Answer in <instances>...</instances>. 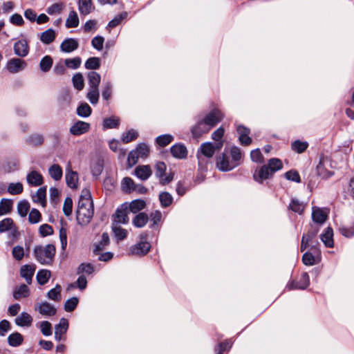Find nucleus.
<instances>
[{"instance_id":"nucleus-9","label":"nucleus","mask_w":354,"mask_h":354,"mask_svg":"<svg viewBox=\"0 0 354 354\" xmlns=\"http://www.w3.org/2000/svg\"><path fill=\"white\" fill-rule=\"evenodd\" d=\"M35 310L44 317H52L57 313V309L54 305L47 301L36 304Z\"/></svg>"},{"instance_id":"nucleus-55","label":"nucleus","mask_w":354,"mask_h":354,"mask_svg":"<svg viewBox=\"0 0 354 354\" xmlns=\"http://www.w3.org/2000/svg\"><path fill=\"white\" fill-rule=\"evenodd\" d=\"M65 65L67 68L71 69H77L82 63V59L80 57H75L73 58H68L64 60Z\"/></svg>"},{"instance_id":"nucleus-15","label":"nucleus","mask_w":354,"mask_h":354,"mask_svg":"<svg viewBox=\"0 0 354 354\" xmlns=\"http://www.w3.org/2000/svg\"><path fill=\"white\" fill-rule=\"evenodd\" d=\"M215 153V147L213 143L210 142L203 143L197 152V158L199 163L201 162V154L210 158Z\"/></svg>"},{"instance_id":"nucleus-11","label":"nucleus","mask_w":354,"mask_h":354,"mask_svg":"<svg viewBox=\"0 0 354 354\" xmlns=\"http://www.w3.org/2000/svg\"><path fill=\"white\" fill-rule=\"evenodd\" d=\"M328 211L327 209L313 207L312 219L315 223L322 225L328 218Z\"/></svg>"},{"instance_id":"nucleus-42","label":"nucleus","mask_w":354,"mask_h":354,"mask_svg":"<svg viewBox=\"0 0 354 354\" xmlns=\"http://www.w3.org/2000/svg\"><path fill=\"white\" fill-rule=\"evenodd\" d=\"M288 207L292 212L301 214L304 212L305 204L296 198H292Z\"/></svg>"},{"instance_id":"nucleus-22","label":"nucleus","mask_w":354,"mask_h":354,"mask_svg":"<svg viewBox=\"0 0 354 354\" xmlns=\"http://www.w3.org/2000/svg\"><path fill=\"white\" fill-rule=\"evenodd\" d=\"M35 266L33 265H24L20 269L21 277H23L28 284L32 283V279L35 274Z\"/></svg>"},{"instance_id":"nucleus-58","label":"nucleus","mask_w":354,"mask_h":354,"mask_svg":"<svg viewBox=\"0 0 354 354\" xmlns=\"http://www.w3.org/2000/svg\"><path fill=\"white\" fill-rule=\"evenodd\" d=\"M230 155L232 157V161L234 162L236 167H237L240 164L239 161L242 157L240 149L235 146L232 147L230 149Z\"/></svg>"},{"instance_id":"nucleus-19","label":"nucleus","mask_w":354,"mask_h":354,"mask_svg":"<svg viewBox=\"0 0 354 354\" xmlns=\"http://www.w3.org/2000/svg\"><path fill=\"white\" fill-rule=\"evenodd\" d=\"M26 180L30 185L34 187L40 186L44 183L42 175L35 170H32L27 174Z\"/></svg>"},{"instance_id":"nucleus-56","label":"nucleus","mask_w":354,"mask_h":354,"mask_svg":"<svg viewBox=\"0 0 354 354\" xmlns=\"http://www.w3.org/2000/svg\"><path fill=\"white\" fill-rule=\"evenodd\" d=\"M138 136V132L134 129H130L127 132L123 133L121 139L124 143H129L137 138Z\"/></svg>"},{"instance_id":"nucleus-34","label":"nucleus","mask_w":354,"mask_h":354,"mask_svg":"<svg viewBox=\"0 0 354 354\" xmlns=\"http://www.w3.org/2000/svg\"><path fill=\"white\" fill-rule=\"evenodd\" d=\"M146 203L143 200L136 199L128 204V210L133 214H136L143 209Z\"/></svg>"},{"instance_id":"nucleus-43","label":"nucleus","mask_w":354,"mask_h":354,"mask_svg":"<svg viewBox=\"0 0 354 354\" xmlns=\"http://www.w3.org/2000/svg\"><path fill=\"white\" fill-rule=\"evenodd\" d=\"M120 124V119L117 117L112 116L104 119L103 120V129L118 128Z\"/></svg>"},{"instance_id":"nucleus-20","label":"nucleus","mask_w":354,"mask_h":354,"mask_svg":"<svg viewBox=\"0 0 354 354\" xmlns=\"http://www.w3.org/2000/svg\"><path fill=\"white\" fill-rule=\"evenodd\" d=\"M66 184L71 188H76L77 187L78 175L77 173L71 170L70 162L68 164L66 173Z\"/></svg>"},{"instance_id":"nucleus-63","label":"nucleus","mask_w":354,"mask_h":354,"mask_svg":"<svg viewBox=\"0 0 354 354\" xmlns=\"http://www.w3.org/2000/svg\"><path fill=\"white\" fill-rule=\"evenodd\" d=\"M12 257L16 261H21L24 258L25 255L24 249L22 246L20 245H16L15 246L12 250Z\"/></svg>"},{"instance_id":"nucleus-17","label":"nucleus","mask_w":354,"mask_h":354,"mask_svg":"<svg viewBox=\"0 0 354 354\" xmlns=\"http://www.w3.org/2000/svg\"><path fill=\"white\" fill-rule=\"evenodd\" d=\"M236 131L241 145L248 146L252 142V138L249 136L250 130L248 128L239 124L236 127Z\"/></svg>"},{"instance_id":"nucleus-4","label":"nucleus","mask_w":354,"mask_h":354,"mask_svg":"<svg viewBox=\"0 0 354 354\" xmlns=\"http://www.w3.org/2000/svg\"><path fill=\"white\" fill-rule=\"evenodd\" d=\"M128 204H122L120 207L116 209L115 213L113 215L112 223H117L118 225L128 223Z\"/></svg>"},{"instance_id":"nucleus-26","label":"nucleus","mask_w":354,"mask_h":354,"mask_svg":"<svg viewBox=\"0 0 354 354\" xmlns=\"http://www.w3.org/2000/svg\"><path fill=\"white\" fill-rule=\"evenodd\" d=\"M109 236L106 232L102 234L101 240L94 245L93 253L99 254L109 244Z\"/></svg>"},{"instance_id":"nucleus-44","label":"nucleus","mask_w":354,"mask_h":354,"mask_svg":"<svg viewBox=\"0 0 354 354\" xmlns=\"http://www.w3.org/2000/svg\"><path fill=\"white\" fill-rule=\"evenodd\" d=\"M12 207V201L7 198H2L0 201V216L8 214L10 212Z\"/></svg>"},{"instance_id":"nucleus-53","label":"nucleus","mask_w":354,"mask_h":354,"mask_svg":"<svg viewBox=\"0 0 354 354\" xmlns=\"http://www.w3.org/2000/svg\"><path fill=\"white\" fill-rule=\"evenodd\" d=\"M267 166L274 174V173L282 169L283 164L280 159L273 158L269 160Z\"/></svg>"},{"instance_id":"nucleus-21","label":"nucleus","mask_w":354,"mask_h":354,"mask_svg":"<svg viewBox=\"0 0 354 354\" xmlns=\"http://www.w3.org/2000/svg\"><path fill=\"white\" fill-rule=\"evenodd\" d=\"M79 43L77 39L68 38L62 42L60 49L64 53H70L77 49Z\"/></svg>"},{"instance_id":"nucleus-2","label":"nucleus","mask_w":354,"mask_h":354,"mask_svg":"<svg viewBox=\"0 0 354 354\" xmlns=\"http://www.w3.org/2000/svg\"><path fill=\"white\" fill-rule=\"evenodd\" d=\"M149 148L145 143H140L136 148L131 151L128 155L127 160L130 165H135L140 158H145L148 156Z\"/></svg>"},{"instance_id":"nucleus-36","label":"nucleus","mask_w":354,"mask_h":354,"mask_svg":"<svg viewBox=\"0 0 354 354\" xmlns=\"http://www.w3.org/2000/svg\"><path fill=\"white\" fill-rule=\"evenodd\" d=\"M29 294V288L25 284H21L14 290L13 297L15 299H19L22 297L25 298L28 297Z\"/></svg>"},{"instance_id":"nucleus-23","label":"nucleus","mask_w":354,"mask_h":354,"mask_svg":"<svg viewBox=\"0 0 354 354\" xmlns=\"http://www.w3.org/2000/svg\"><path fill=\"white\" fill-rule=\"evenodd\" d=\"M135 175L142 180H147L152 174V171L149 165H141L136 167Z\"/></svg>"},{"instance_id":"nucleus-52","label":"nucleus","mask_w":354,"mask_h":354,"mask_svg":"<svg viewBox=\"0 0 354 354\" xmlns=\"http://www.w3.org/2000/svg\"><path fill=\"white\" fill-rule=\"evenodd\" d=\"M159 200L162 207H167L172 203L173 197L169 192H163L159 194Z\"/></svg>"},{"instance_id":"nucleus-59","label":"nucleus","mask_w":354,"mask_h":354,"mask_svg":"<svg viewBox=\"0 0 354 354\" xmlns=\"http://www.w3.org/2000/svg\"><path fill=\"white\" fill-rule=\"evenodd\" d=\"M30 205L27 201H21L19 202L17 205V212L18 214L21 217L26 216L29 210Z\"/></svg>"},{"instance_id":"nucleus-12","label":"nucleus","mask_w":354,"mask_h":354,"mask_svg":"<svg viewBox=\"0 0 354 354\" xmlns=\"http://www.w3.org/2000/svg\"><path fill=\"white\" fill-rule=\"evenodd\" d=\"M90 128L91 125L89 123L78 120L70 127L69 131L72 135L78 136L87 133Z\"/></svg>"},{"instance_id":"nucleus-6","label":"nucleus","mask_w":354,"mask_h":354,"mask_svg":"<svg viewBox=\"0 0 354 354\" xmlns=\"http://www.w3.org/2000/svg\"><path fill=\"white\" fill-rule=\"evenodd\" d=\"M144 239H145V237L142 238V236H141V241L139 243L130 247V254L136 256H144L148 253L151 248V245L147 241L143 240Z\"/></svg>"},{"instance_id":"nucleus-3","label":"nucleus","mask_w":354,"mask_h":354,"mask_svg":"<svg viewBox=\"0 0 354 354\" xmlns=\"http://www.w3.org/2000/svg\"><path fill=\"white\" fill-rule=\"evenodd\" d=\"M27 64L26 61L19 57H13L10 59L6 64V70L12 74L18 73L25 70Z\"/></svg>"},{"instance_id":"nucleus-47","label":"nucleus","mask_w":354,"mask_h":354,"mask_svg":"<svg viewBox=\"0 0 354 354\" xmlns=\"http://www.w3.org/2000/svg\"><path fill=\"white\" fill-rule=\"evenodd\" d=\"M61 291L62 287L60 285L57 284L54 288L50 290L47 293V297L49 299L59 301L61 300Z\"/></svg>"},{"instance_id":"nucleus-57","label":"nucleus","mask_w":354,"mask_h":354,"mask_svg":"<svg viewBox=\"0 0 354 354\" xmlns=\"http://www.w3.org/2000/svg\"><path fill=\"white\" fill-rule=\"evenodd\" d=\"M27 142L33 146L41 145L44 142V136L40 133H34L28 138Z\"/></svg>"},{"instance_id":"nucleus-35","label":"nucleus","mask_w":354,"mask_h":354,"mask_svg":"<svg viewBox=\"0 0 354 354\" xmlns=\"http://www.w3.org/2000/svg\"><path fill=\"white\" fill-rule=\"evenodd\" d=\"M111 227L114 233V235L115 238L118 239V241H122L126 239V237L127 236V230L122 228L120 225H118L117 223H112Z\"/></svg>"},{"instance_id":"nucleus-54","label":"nucleus","mask_w":354,"mask_h":354,"mask_svg":"<svg viewBox=\"0 0 354 354\" xmlns=\"http://www.w3.org/2000/svg\"><path fill=\"white\" fill-rule=\"evenodd\" d=\"M174 137L170 134H163L156 138V142L161 147H166L172 142Z\"/></svg>"},{"instance_id":"nucleus-30","label":"nucleus","mask_w":354,"mask_h":354,"mask_svg":"<svg viewBox=\"0 0 354 354\" xmlns=\"http://www.w3.org/2000/svg\"><path fill=\"white\" fill-rule=\"evenodd\" d=\"M76 113L81 118H88L92 113V109L86 102H81L77 107Z\"/></svg>"},{"instance_id":"nucleus-32","label":"nucleus","mask_w":354,"mask_h":354,"mask_svg":"<svg viewBox=\"0 0 354 354\" xmlns=\"http://www.w3.org/2000/svg\"><path fill=\"white\" fill-rule=\"evenodd\" d=\"M32 322V317L27 313L23 312L15 319V323L20 326H30Z\"/></svg>"},{"instance_id":"nucleus-49","label":"nucleus","mask_w":354,"mask_h":354,"mask_svg":"<svg viewBox=\"0 0 354 354\" xmlns=\"http://www.w3.org/2000/svg\"><path fill=\"white\" fill-rule=\"evenodd\" d=\"M318 232V229H312L308 232L307 234H304L302 237H306V240L311 243L310 249L316 250L317 241L314 242L313 239L316 237Z\"/></svg>"},{"instance_id":"nucleus-7","label":"nucleus","mask_w":354,"mask_h":354,"mask_svg":"<svg viewBox=\"0 0 354 354\" xmlns=\"http://www.w3.org/2000/svg\"><path fill=\"white\" fill-rule=\"evenodd\" d=\"M93 207L77 209V221L81 225H87L93 216Z\"/></svg>"},{"instance_id":"nucleus-33","label":"nucleus","mask_w":354,"mask_h":354,"mask_svg":"<svg viewBox=\"0 0 354 354\" xmlns=\"http://www.w3.org/2000/svg\"><path fill=\"white\" fill-rule=\"evenodd\" d=\"M80 20L77 13L75 10H71L66 20L65 26L66 28H76L79 26Z\"/></svg>"},{"instance_id":"nucleus-14","label":"nucleus","mask_w":354,"mask_h":354,"mask_svg":"<svg viewBox=\"0 0 354 354\" xmlns=\"http://www.w3.org/2000/svg\"><path fill=\"white\" fill-rule=\"evenodd\" d=\"M15 54L19 57H25L29 53V46L26 39H20L13 46Z\"/></svg>"},{"instance_id":"nucleus-25","label":"nucleus","mask_w":354,"mask_h":354,"mask_svg":"<svg viewBox=\"0 0 354 354\" xmlns=\"http://www.w3.org/2000/svg\"><path fill=\"white\" fill-rule=\"evenodd\" d=\"M320 239L326 247L330 248H333V230L332 227H328L325 230L324 232L320 235Z\"/></svg>"},{"instance_id":"nucleus-1","label":"nucleus","mask_w":354,"mask_h":354,"mask_svg":"<svg viewBox=\"0 0 354 354\" xmlns=\"http://www.w3.org/2000/svg\"><path fill=\"white\" fill-rule=\"evenodd\" d=\"M35 257L41 264L48 265L53 261L55 254V248L52 244L45 246H36L34 249Z\"/></svg>"},{"instance_id":"nucleus-48","label":"nucleus","mask_w":354,"mask_h":354,"mask_svg":"<svg viewBox=\"0 0 354 354\" xmlns=\"http://www.w3.org/2000/svg\"><path fill=\"white\" fill-rule=\"evenodd\" d=\"M50 276L51 273L49 270H41L37 272L36 278L39 284L44 285L48 281Z\"/></svg>"},{"instance_id":"nucleus-41","label":"nucleus","mask_w":354,"mask_h":354,"mask_svg":"<svg viewBox=\"0 0 354 354\" xmlns=\"http://www.w3.org/2000/svg\"><path fill=\"white\" fill-rule=\"evenodd\" d=\"M86 98L91 104H97L100 98L99 88H88Z\"/></svg>"},{"instance_id":"nucleus-31","label":"nucleus","mask_w":354,"mask_h":354,"mask_svg":"<svg viewBox=\"0 0 354 354\" xmlns=\"http://www.w3.org/2000/svg\"><path fill=\"white\" fill-rule=\"evenodd\" d=\"M121 187L122 191L126 193H130L133 191L137 190V185L135 184L133 179L129 177H125L122 179Z\"/></svg>"},{"instance_id":"nucleus-13","label":"nucleus","mask_w":354,"mask_h":354,"mask_svg":"<svg viewBox=\"0 0 354 354\" xmlns=\"http://www.w3.org/2000/svg\"><path fill=\"white\" fill-rule=\"evenodd\" d=\"M210 128L206 124L203 118H198L197 122L192 127L191 131L194 138H198L203 134L209 132Z\"/></svg>"},{"instance_id":"nucleus-64","label":"nucleus","mask_w":354,"mask_h":354,"mask_svg":"<svg viewBox=\"0 0 354 354\" xmlns=\"http://www.w3.org/2000/svg\"><path fill=\"white\" fill-rule=\"evenodd\" d=\"M77 297H73L66 301L64 304V310L66 312H72L75 310L78 304Z\"/></svg>"},{"instance_id":"nucleus-62","label":"nucleus","mask_w":354,"mask_h":354,"mask_svg":"<svg viewBox=\"0 0 354 354\" xmlns=\"http://www.w3.org/2000/svg\"><path fill=\"white\" fill-rule=\"evenodd\" d=\"M14 227L13 221L10 218H6L0 221V233L10 230Z\"/></svg>"},{"instance_id":"nucleus-46","label":"nucleus","mask_w":354,"mask_h":354,"mask_svg":"<svg viewBox=\"0 0 354 354\" xmlns=\"http://www.w3.org/2000/svg\"><path fill=\"white\" fill-rule=\"evenodd\" d=\"M72 82L75 88L82 91L84 87L83 75L80 73H75L72 77Z\"/></svg>"},{"instance_id":"nucleus-8","label":"nucleus","mask_w":354,"mask_h":354,"mask_svg":"<svg viewBox=\"0 0 354 354\" xmlns=\"http://www.w3.org/2000/svg\"><path fill=\"white\" fill-rule=\"evenodd\" d=\"M223 117L224 115L221 110L214 109L203 118L211 129L220 122Z\"/></svg>"},{"instance_id":"nucleus-38","label":"nucleus","mask_w":354,"mask_h":354,"mask_svg":"<svg viewBox=\"0 0 354 354\" xmlns=\"http://www.w3.org/2000/svg\"><path fill=\"white\" fill-rule=\"evenodd\" d=\"M24 337L19 333L15 332L10 334L8 337V344L12 347H17L23 342Z\"/></svg>"},{"instance_id":"nucleus-50","label":"nucleus","mask_w":354,"mask_h":354,"mask_svg":"<svg viewBox=\"0 0 354 354\" xmlns=\"http://www.w3.org/2000/svg\"><path fill=\"white\" fill-rule=\"evenodd\" d=\"M84 66L88 70L98 69L100 67V59L97 57H90L86 61Z\"/></svg>"},{"instance_id":"nucleus-29","label":"nucleus","mask_w":354,"mask_h":354,"mask_svg":"<svg viewBox=\"0 0 354 354\" xmlns=\"http://www.w3.org/2000/svg\"><path fill=\"white\" fill-rule=\"evenodd\" d=\"M55 31L53 28H48L41 33L39 38L43 44H49L55 40Z\"/></svg>"},{"instance_id":"nucleus-27","label":"nucleus","mask_w":354,"mask_h":354,"mask_svg":"<svg viewBox=\"0 0 354 354\" xmlns=\"http://www.w3.org/2000/svg\"><path fill=\"white\" fill-rule=\"evenodd\" d=\"M78 9L81 15H87L90 14L94 10L92 0H79Z\"/></svg>"},{"instance_id":"nucleus-5","label":"nucleus","mask_w":354,"mask_h":354,"mask_svg":"<svg viewBox=\"0 0 354 354\" xmlns=\"http://www.w3.org/2000/svg\"><path fill=\"white\" fill-rule=\"evenodd\" d=\"M216 163L217 168L222 171H231L236 167L234 162H232V160H230V158L225 151L216 158Z\"/></svg>"},{"instance_id":"nucleus-24","label":"nucleus","mask_w":354,"mask_h":354,"mask_svg":"<svg viewBox=\"0 0 354 354\" xmlns=\"http://www.w3.org/2000/svg\"><path fill=\"white\" fill-rule=\"evenodd\" d=\"M171 155L178 159H184L187 156V150L185 145L176 144L170 148Z\"/></svg>"},{"instance_id":"nucleus-16","label":"nucleus","mask_w":354,"mask_h":354,"mask_svg":"<svg viewBox=\"0 0 354 354\" xmlns=\"http://www.w3.org/2000/svg\"><path fill=\"white\" fill-rule=\"evenodd\" d=\"M272 175L273 174L269 169L268 167L263 165L254 171L253 178L257 183H262L263 180L270 178Z\"/></svg>"},{"instance_id":"nucleus-37","label":"nucleus","mask_w":354,"mask_h":354,"mask_svg":"<svg viewBox=\"0 0 354 354\" xmlns=\"http://www.w3.org/2000/svg\"><path fill=\"white\" fill-rule=\"evenodd\" d=\"M149 217L147 214L141 212L138 214L132 221L133 225L136 227H142L148 222Z\"/></svg>"},{"instance_id":"nucleus-10","label":"nucleus","mask_w":354,"mask_h":354,"mask_svg":"<svg viewBox=\"0 0 354 354\" xmlns=\"http://www.w3.org/2000/svg\"><path fill=\"white\" fill-rule=\"evenodd\" d=\"M310 285V277L307 272H304L298 281H289L286 286L288 290H305Z\"/></svg>"},{"instance_id":"nucleus-51","label":"nucleus","mask_w":354,"mask_h":354,"mask_svg":"<svg viewBox=\"0 0 354 354\" xmlns=\"http://www.w3.org/2000/svg\"><path fill=\"white\" fill-rule=\"evenodd\" d=\"M68 328V322L66 318H62L59 324L55 326V333L64 335Z\"/></svg>"},{"instance_id":"nucleus-39","label":"nucleus","mask_w":354,"mask_h":354,"mask_svg":"<svg viewBox=\"0 0 354 354\" xmlns=\"http://www.w3.org/2000/svg\"><path fill=\"white\" fill-rule=\"evenodd\" d=\"M48 173L50 177L55 180H59L62 177V169L57 164H54L48 169Z\"/></svg>"},{"instance_id":"nucleus-40","label":"nucleus","mask_w":354,"mask_h":354,"mask_svg":"<svg viewBox=\"0 0 354 354\" xmlns=\"http://www.w3.org/2000/svg\"><path fill=\"white\" fill-rule=\"evenodd\" d=\"M308 147V142L297 140L291 144V149L297 153H304Z\"/></svg>"},{"instance_id":"nucleus-45","label":"nucleus","mask_w":354,"mask_h":354,"mask_svg":"<svg viewBox=\"0 0 354 354\" xmlns=\"http://www.w3.org/2000/svg\"><path fill=\"white\" fill-rule=\"evenodd\" d=\"M53 59L49 55L44 56L39 62V68L44 73H46L50 71L53 66Z\"/></svg>"},{"instance_id":"nucleus-60","label":"nucleus","mask_w":354,"mask_h":354,"mask_svg":"<svg viewBox=\"0 0 354 354\" xmlns=\"http://www.w3.org/2000/svg\"><path fill=\"white\" fill-rule=\"evenodd\" d=\"M46 187H40L36 192V194L32 196V199L36 203H44L45 204V198H46Z\"/></svg>"},{"instance_id":"nucleus-61","label":"nucleus","mask_w":354,"mask_h":354,"mask_svg":"<svg viewBox=\"0 0 354 354\" xmlns=\"http://www.w3.org/2000/svg\"><path fill=\"white\" fill-rule=\"evenodd\" d=\"M24 187L21 183H10L8 187V192L12 195L19 194L23 192Z\"/></svg>"},{"instance_id":"nucleus-28","label":"nucleus","mask_w":354,"mask_h":354,"mask_svg":"<svg viewBox=\"0 0 354 354\" xmlns=\"http://www.w3.org/2000/svg\"><path fill=\"white\" fill-rule=\"evenodd\" d=\"M88 88H99L101 81L100 75L95 71H90L87 73Z\"/></svg>"},{"instance_id":"nucleus-18","label":"nucleus","mask_w":354,"mask_h":354,"mask_svg":"<svg viewBox=\"0 0 354 354\" xmlns=\"http://www.w3.org/2000/svg\"><path fill=\"white\" fill-rule=\"evenodd\" d=\"M93 207L91 194L88 189H84L80 196L77 208Z\"/></svg>"}]
</instances>
